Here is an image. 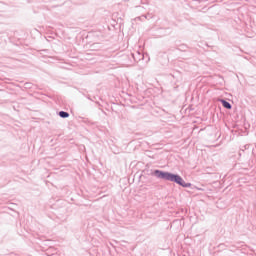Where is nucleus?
<instances>
[{"mask_svg": "<svg viewBox=\"0 0 256 256\" xmlns=\"http://www.w3.org/2000/svg\"><path fill=\"white\" fill-rule=\"evenodd\" d=\"M220 103H222L223 107H225V109H231V104L225 100H220Z\"/></svg>", "mask_w": 256, "mask_h": 256, "instance_id": "f03ea898", "label": "nucleus"}, {"mask_svg": "<svg viewBox=\"0 0 256 256\" xmlns=\"http://www.w3.org/2000/svg\"><path fill=\"white\" fill-rule=\"evenodd\" d=\"M154 174L159 179H165L166 181H173L174 183L181 185V187H190L191 186V184L185 183V181H183V178H181V176H179V175H175V174H171L169 172H163V171H159V170H156L154 172Z\"/></svg>", "mask_w": 256, "mask_h": 256, "instance_id": "f257e3e1", "label": "nucleus"}, {"mask_svg": "<svg viewBox=\"0 0 256 256\" xmlns=\"http://www.w3.org/2000/svg\"><path fill=\"white\" fill-rule=\"evenodd\" d=\"M59 115H60L63 119L69 117V113L64 112V111L59 112Z\"/></svg>", "mask_w": 256, "mask_h": 256, "instance_id": "7ed1b4c3", "label": "nucleus"}]
</instances>
